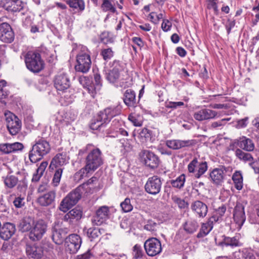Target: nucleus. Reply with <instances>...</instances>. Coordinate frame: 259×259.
I'll list each match as a JSON object with an SVG mask.
<instances>
[{
    "instance_id": "obj_1",
    "label": "nucleus",
    "mask_w": 259,
    "mask_h": 259,
    "mask_svg": "<svg viewBox=\"0 0 259 259\" xmlns=\"http://www.w3.org/2000/svg\"><path fill=\"white\" fill-rule=\"evenodd\" d=\"M86 152L85 158V166L79 171L81 176L85 174L93 173L103 164V157L101 151L98 148H95L92 144H88L85 148L80 150L79 154Z\"/></svg>"
},
{
    "instance_id": "obj_2",
    "label": "nucleus",
    "mask_w": 259,
    "mask_h": 259,
    "mask_svg": "<svg viewBox=\"0 0 259 259\" xmlns=\"http://www.w3.org/2000/svg\"><path fill=\"white\" fill-rule=\"evenodd\" d=\"M27 68L30 71L37 73L44 68V62L40 55L33 51H30L22 54Z\"/></svg>"
},
{
    "instance_id": "obj_3",
    "label": "nucleus",
    "mask_w": 259,
    "mask_h": 259,
    "mask_svg": "<svg viewBox=\"0 0 259 259\" xmlns=\"http://www.w3.org/2000/svg\"><path fill=\"white\" fill-rule=\"evenodd\" d=\"M49 143L43 139L36 141L29 151V159L32 163H35L40 160L42 157L50 151Z\"/></svg>"
},
{
    "instance_id": "obj_4",
    "label": "nucleus",
    "mask_w": 259,
    "mask_h": 259,
    "mask_svg": "<svg viewBox=\"0 0 259 259\" xmlns=\"http://www.w3.org/2000/svg\"><path fill=\"white\" fill-rule=\"evenodd\" d=\"M83 187L79 186L70 192L61 201L59 206V209L64 212H67L78 202L81 197Z\"/></svg>"
},
{
    "instance_id": "obj_5",
    "label": "nucleus",
    "mask_w": 259,
    "mask_h": 259,
    "mask_svg": "<svg viewBox=\"0 0 259 259\" xmlns=\"http://www.w3.org/2000/svg\"><path fill=\"white\" fill-rule=\"evenodd\" d=\"M77 63L75 69L77 72L87 73L91 67V60L88 50L83 48V51L76 56Z\"/></svg>"
},
{
    "instance_id": "obj_6",
    "label": "nucleus",
    "mask_w": 259,
    "mask_h": 259,
    "mask_svg": "<svg viewBox=\"0 0 259 259\" xmlns=\"http://www.w3.org/2000/svg\"><path fill=\"white\" fill-rule=\"evenodd\" d=\"M140 161L146 166L151 169L157 168L160 163L158 156L153 152L149 150H143L139 154Z\"/></svg>"
},
{
    "instance_id": "obj_7",
    "label": "nucleus",
    "mask_w": 259,
    "mask_h": 259,
    "mask_svg": "<svg viewBox=\"0 0 259 259\" xmlns=\"http://www.w3.org/2000/svg\"><path fill=\"white\" fill-rule=\"evenodd\" d=\"M124 72V65L119 61L115 60L112 63V69L106 74V78L110 83L117 82L122 79V73Z\"/></svg>"
},
{
    "instance_id": "obj_8",
    "label": "nucleus",
    "mask_w": 259,
    "mask_h": 259,
    "mask_svg": "<svg viewBox=\"0 0 259 259\" xmlns=\"http://www.w3.org/2000/svg\"><path fill=\"white\" fill-rule=\"evenodd\" d=\"M7 128L12 135H17L21 128V121L14 114L10 111L5 113Z\"/></svg>"
},
{
    "instance_id": "obj_9",
    "label": "nucleus",
    "mask_w": 259,
    "mask_h": 259,
    "mask_svg": "<svg viewBox=\"0 0 259 259\" xmlns=\"http://www.w3.org/2000/svg\"><path fill=\"white\" fill-rule=\"evenodd\" d=\"M207 168L206 161L198 160L197 158H194L188 165L189 172L194 174L196 178H200L206 171Z\"/></svg>"
},
{
    "instance_id": "obj_10",
    "label": "nucleus",
    "mask_w": 259,
    "mask_h": 259,
    "mask_svg": "<svg viewBox=\"0 0 259 259\" xmlns=\"http://www.w3.org/2000/svg\"><path fill=\"white\" fill-rule=\"evenodd\" d=\"M47 228V224L44 221L40 220L35 222L30 232V239L33 241L40 240L46 233Z\"/></svg>"
},
{
    "instance_id": "obj_11",
    "label": "nucleus",
    "mask_w": 259,
    "mask_h": 259,
    "mask_svg": "<svg viewBox=\"0 0 259 259\" xmlns=\"http://www.w3.org/2000/svg\"><path fill=\"white\" fill-rule=\"evenodd\" d=\"M144 248L147 255L150 256H155L162 251L161 242L155 238L147 240L144 243Z\"/></svg>"
},
{
    "instance_id": "obj_12",
    "label": "nucleus",
    "mask_w": 259,
    "mask_h": 259,
    "mask_svg": "<svg viewBox=\"0 0 259 259\" xmlns=\"http://www.w3.org/2000/svg\"><path fill=\"white\" fill-rule=\"evenodd\" d=\"M121 110L122 106L120 104L107 107L99 112L100 119H102L104 122L108 123L113 117L119 115Z\"/></svg>"
},
{
    "instance_id": "obj_13",
    "label": "nucleus",
    "mask_w": 259,
    "mask_h": 259,
    "mask_svg": "<svg viewBox=\"0 0 259 259\" xmlns=\"http://www.w3.org/2000/svg\"><path fill=\"white\" fill-rule=\"evenodd\" d=\"M81 239L80 237L76 234L70 235L66 239V250L70 254L76 253L80 247L81 244Z\"/></svg>"
},
{
    "instance_id": "obj_14",
    "label": "nucleus",
    "mask_w": 259,
    "mask_h": 259,
    "mask_svg": "<svg viewBox=\"0 0 259 259\" xmlns=\"http://www.w3.org/2000/svg\"><path fill=\"white\" fill-rule=\"evenodd\" d=\"M161 185V181L158 176H152L148 178L145 184V191L149 194L156 195L160 192Z\"/></svg>"
},
{
    "instance_id": "obj_15",
    "label": "nucleus",
    "mask_w": 259,
    "mask_h": 259,
    "mask_svg": "<svg viewBox=\"0 0 259 259\" xmlns=\"http://www.w3.org/2000/svg\"><path fill=\"white\" fill-rule=\"evenodd\" d=\"M109 209L107 206L100 207L96 211V214L92 219L94 225L99 226L104 222L109 217Z\"/></svg>"
},
{
    "instance_id": "obj_16",
    "label": "nucleus",
    "mask_w": 259,
    "mask_h": 259,
    "mask_svg": "<svg viewBox=\"0 0 259 259\" xmlns=\"http://www.w3.org/2000/svg\"><path fill=\"white\" fill-rule=\"evenodd\" d=\"M56 89L59 91L64 92L70 86V81L66 73H60L57 75L54 80Z\"/></svg>"
},
{
    "instance_id": "obj_17",
    "label": "nucleus",
    "mask_w": 259,
    "mask_h": 259,
    "mask_svg": "<svg viewBox=\"0 0 259 259\" xmlns=\"http://www.w3.org/2000/svg\"><path fill=\"white\" fill-rule=\"evenodd\" d=\"M15 38L14 32L9 24L0 25V40L6 43H11Z\"/></svg>"
},
{
    "instance_id": "obj_18",
    "label": "nucleus",
    "mask_w": 259,
    "mask_h": 259,
    "mask_svg": "<svg viewBox=\"0 0 259 259\" xmlns=\"http://www.w3.org/2000/svg\"><path fill=\"white\" fill-rule=\"evenodd\" d=\"M233 218L234 222L238 225L237 228L240 229L246 220L244 207L242 204H236L234 210Z\"/></svg>"
},
{
    "instance_id": "obj_19",
    "label": "nucleus",
    "mask_w": 259,
    "mask_h": 259,
    "mask_svg": "<svg viewBox=\"0 0 259 259\" xmlns=\"http://www.w3.org/2000/svg\"><path fill=\"white\" fill-rule=\"evenodd\" d=\"M226 172V168L224 166L214 168L209 174L211 182L215 185H221L223 182Z\"/></svg>"
},
{
    "instance_id": "obj_20",
    "label": "nucleus",
    "mask_w": 259,
    "mask_h": 259,
    "mask_svg": "<svg viewBox=\"0 0 259 259\" xmlns=\"http://www.w3.org/2000/svg\"><path fill=\"white\" fill-rule=\"evenodd\" d=\"M191 209L193 212L198 218H204L208 212L207 205L200 200L193 202L191 205Z\"/></svg>"
},
{
    "instance_id": "obj_21",
    "label": "nucleus",
    "mask_w": 259,
    "mask_h": 259,
    "mask_svg": "<svg viewBox=\"0 0 259 259\" xmlns=\"http://www.w3.org/2000/svg\"><path fill=\"white\" fill-rule=\"evenodd\" d=\"M217 116V111L207 108L202 109L194 114V118L198 121L213 119Z\"/></svg>"
},
{
    "instance_id": "obj_22",
    "label": "nucleus",
    "mask_w": 259,
    "mask_h": 259,
    "mask_svg": "<svg viewBox=\"0 0 259 259\" xmlns=\"http://www.w3.org/2000/svg\"><path fill=\"white\" fill-rule=\"evenodd\" d=\"M165 144L169 148L177 150L192 146L194 144V141L192 140H169L166 141Z\"/></svg>"
},
{
    "instance_id": "obj_23",
    "label": "nucleus",
    "mask_w": 259,
    "mask_h": 259,
    "mask_svg": "<svg viewBox=\"0 0 259 259\" xmlns=\"http://www.w3.org/2000/svg\"><path fill=\"white\" fill-rule=\"evenodd\" d=\"M26 252L30 259H41L44 256L42 248L36 245H27Z\"/></svg>"
},
{
    "instance_id": "obj_24",
    "label": "nucleus",
    "mask_w": 259,
    "mask_h": 259,
    "mask_svg": "<svg viewBox=\"0 0 259 259\" xmlns=\"http://www.w3.org/2000/svg\"><path fill=\"white\" fill-rule=\"evenodd\" d=\"M68 162V157L66 152H61L57 154L52 159L50 167L52 169L58 167H62Z\"/></svg>"
},
{
    "instance_id": "obj_25",
    "label": "nucleus",
    "mask_w": 259,
    "mask_h": 259,
    "mask_svg": "<svg viewBox=\"0 0 259 259\" xmlns=\"http://www.w3.org/2000/svg\"><path fill=\"white\" fill-rule=\"evenodd\" d=\"M15 226L10 223H7L0 228V237L4 240H8L14 234Z\"/></svg>"
},
{
    "instance_id": "obj_26",
    "label": "nucleus",
    "mask_w": 259,
    "mask_h": 259,
    "mask_svg": "<svg viewBox=\"0 0 259 259\" xmlns=\"http://www.w3.org/2000/svg\"><path fill=\"white\" fill-rule=\"evenodd\" d=\"M56 193L54 191H50L48 193L39 196L37 198V203L42 206L51 205L54 203Z\"/></svg>"
},
{
    "instance_id": "obj_27",
    "label": "nucleus",
    "mask_w": 259,
    "mask_h": 259,
    "mask_svg": "<svg viewBox=\"0 0 259 259\" xmlns=\"http://www.w3.org/2000/svg\"><path fill=\"white\" fill-rule=\"evenodd\" d=\"M25 6L21 0H6L4 7L9 11L17 12L22 10Z\"/></svg>"
},
{
    "instance_id": "obj_28",
    "label": "nucleus",
    "mask_w": 259,
    "mask_h": 259,
    "mask_svg": "<svg viewBox=\"0 0 259 259\" xmlns=\"http://www.w3.org/2000/svg\"><path fill=\"white\" fill-rule=\"evenodd\" d=\"M82 211L79 209L75 208L65 214L63 220L65 222L72 224L80 220L82 217Z\"/></svg>"
},
{
    "instance_id": "obj_29",
    "label": "nucleus",
    "mask_w": 259,
    "mask_h": 259,
    "mask_svg": "<svg viewBox=\"0 0 259 259\" xmlns=\"http://www.w3.org/2000/svg\"><path fill=\"white\" fill-rule=\"evenodd\" d=\"M78 81L84 88L87 89L88 93L94 98L96 95V88H94V85L92 84V80L91 78L88 76L82 75L78 78Z\"/></svg>"
},
{
    "instance_id": "obj_30",
    "label": "nucleus",
    "mask_w": 259,
    "mask_h": 259,
    "mask_svg": "<svg viewBox=\"0 0 259 259\" xmlns=\"http://www.w3.org/2000/svg\"><path fill=\"white\" fill-rule=\"evenodd\" d=\"M66 234L65 230L57 228L55 226L52 230V239L56 244H61L65 239Z\"/></svg>"
},
{
    "instance_id": "obj_31",
    "label": "nucleus",
    "mask_w": 259,
    "mask_h": 259,
    "mask_svg": "<svg viewBox=\"0 0 259 259\" xmlns=\"http://www.w3.org/2000/svg\"><path fill=\"white\" fill-rule=\"evenodd\" d=\"M124 103L128 107H135L137 104L136 93L132 89H127L123 94Z\"/></svg>"
},
{
    "instance_id": "obj_32",
    "label": "nucleus",
    "mask_w": 259,
    "mask_h": 259,
    "mask_svg": "<svg viewBox=\"0 0 259 259\" xmlns=\"http://www.w3.org/2000/svg\"><path fill=\"white\" fill-rule=\"evenodd\" d=\"M185 231L188 234H193L199 228V224L195 219L189 218L183 225Z\"/></svg>"
},
{
    "instance_id": "obj_33",
    "label": "nucleus",
    "mask_w": 259,
    "mask_h": 259,
    "mask_svg": "<svg viewBox=\"0 0 259 259\" xmlns=\"http://www.w3.org/2000/svg\"><path fill=\"white\" fill-rule=\"evenodd\" d=\"M35 221L29 217L24 218L20 222L18 228L20 231L22 232H26L31 231Z\"/></svg>"
},
{
    "instance_id": "obj_34",
    "label": "nucleus",
    "mask_w": 259,
    "mask_h": 259,
    "mask_svg": "<svg viewBox=\"0 0 259 259\" xmlns=\"http://www.w3.org/2000/svg\"><path fill=\"white\" fill-rule=\"evenodd\" d=\"M238 146L246 151H252L254 149V144L253 141L245 137L240 138L237 143Z\"/></svg>"
},
{
    "instance_id": "obj_35",
    "label": "nucleus",
    "mask_w": 259,
    "mask_h": 259,
    "mask_svg": "<svg viewBox=\"0 0 259 259\" xmlns=\"http://www.w3.org/2000/svg\"><path fill=\"white\" fill-rule=\"evenodd\" d=\"M221 246H230L232 247L239 246L241 245L239 238L237 236L233 237L225 236L223 240L220 243Z\"/></svg>"
},
{
    "instance_id": "obj_36",
    "label": "nucleus",
    "mask_w": 259,
    "mask_h": 259,
    "mask_svg": "<svg viewBox=\"0 0 259 259\" xmlns=\"http://www.w3.org/2000/svg\"><path fill=\"white\" fill-rule=\"evenodd\" d=\"M106 122H104L102 119H100L99 113L97 117L92 120L91 123L90 127L93 130H99L103 131V128L105 127L106 125Z\"/></svg>"
},
{
    "instance_id": "obj_37",
    "label": "nucleus",
    "mask_w": 259,
    "mask_h": 259,
    "mask_svg": "<svg viewBox=\"0 0 259 259\" xmlns=\"http://www.w3.org/2000/svg\"><path fill=\"white\" fill-rule=\"evenodd\" d=\"M235 155L240 160L245 162H251L253 160V158L251 154L243 151L240 149H237L235 151Z\"/></svg>"
},
{
    "instance_id": "obj_38",
    "label": "nucleus",
    "mask_w": 259,
    "mask_h": 259,
    "mask_svg": "<svg viewBox=\"0 0 259 259\" xmlns=\"http://www.w3.org/2000/svg\"><path fill=\"white\" fill-rule=\"evenodd\" d=\"M67 4L74 9L82 12L85 9V4L83 0H67Z\"/></svg>"
},
{
    "instance_id": "obj_39",
    "label": "nucleus",
    "mask_w": 259,
    "mask_h": 259,
    "mask_svg": "<svg viewBox=\"0 0 259 259\" xmlns=\"http://www.w3.org/2000/svg\"><path fill=\"white\" fill-rule=\"evenodd\" d=\"M185 181V175L182 174L175 180H170V183L173 187L180 189L184 187Z\"/></svg>"
},
{
    "instance_id": "obj_40",
    "label": "nucleus",
    "mask_w": 259,
    "mask_h": 259,
    "mask_svg": "<svg viewBox=\"0 0 259 259\" xmlns=\"http://www.w3.org/2000/svg\"><path fill=\"white\" fill-rule=\"evenodd\" d=\"M213 226H211L207 222L202 223L199 233L197 234L198 238H202L206 236L211 231Z\"/></svg>"
},
{
    "instance_id": "obj_41",
    "label": "nucleus",
    "mask_w": 259,
    "mask_h": 259,
    "mask_svg": "<svg viewBox=\"0 0 259 259\" xmlns=\"http://www.w3.org/2000/svg\"><path fill=\"white\" fill-rule=\"evenodd\" d=\"M242 252L245 259H259V253L250 248H245Z\"/></svg>"
},
{
    "instance_id": "obj_42",
    "label": "nucleus",
    "mask_w": 259,
    "mask_h": 259,
    "mask_svg": "<svg viewBox=\"0 0 259 259\" xmlns=\"http://www.w3.org/2000/svg\"><path fill=\"white\" fill-rule=\"evenodd\" d=\"M232 180L235 184V187L237 190H241L242 188V176L240 172H236L232 176Z\"/></svg>"
},
{
    "instance_id": "obj_43",
    "label": "nucleus",
    "mask_w": 259,
    "mask_h": 259,
    "mask_svg": "<svg viewBox=\"0 0 259 259\" xmlns=\"http://www.w3.org/2000/svg\"><path fill=\"white\" fill-rule=\"evenodd\" d=\"M151 131L146 128L142 129L139 133L138 138L142 143L147 142L151 138Z\"/></svg>"
},
{
    "instance_id": "obj_44",
    "label": "nucleus",
    "mask_w": 259,
    "mask_h": 259,
    "mask_svg": "<svg viewBox=\"0 0 259 259\" xmlns=\"http://www.w3.org/2000/svg\"><path fill=\"white\" fill-rule=\"evenodd\" d=\"M158 227V224L152 220H148L145 225L144 228L148 231L154 232L157 231Z\"/></svg>"
},
{
    "instance_id": "obj_45",
    "label": "nucleus",
    "mask_w": 259,
    "mask_h": 259,
    "mask_svg": "<svg viewBox=\"0 0 259 259\" xmlns=\"http://www.w3.org/2000/svg\"><path fill=\"white\" fill-rule=\"evenodd\" d=\"M101 8L104 12L110 11L111 13L116 12V8L111 4L110 1H103L101 5Z\"/></svg>"
},
{
    "instance_id": "obj_46",
    "label": "nucleus",
    "mask_w": 259,
    "mask_h": 259,
    "mask_svg": "<svg viewBox=\"0 0 259 259\" xmlns=\"http://www.w3.org/2000/svg\"><path fill=\"white\" fill-rule=\"evenodd\" d=\"M101 234L100 230L98 228H90L87 231L88 236L91 240L98 237Z\"/></svg>"
},
{
    "instance_id": "obj_47",
    "label": "nucleus",
    "mask_w": 259,
    "mask_h": 259,
    "mask_svg": "<svg viewBox=\"0 0 259 259\" xmlns=\"http://www.w3.org/2000/svg\"><path fill=\"white\" fill-rule=\"evenodd\" d=\"M18 181L17 178L14 176H7L5 180V185L9 188H13L16 185Z\"/></svg>"
},
{
    "instance_id": "obj_48",
    "label": "nucleus",
    "mask_w": 259,
    "mask_h": 259,
    "mask_svg": "<svg viewBox=\"0 0 259 259\" xmlns=\"http://www.w3.org/2000/svg\"><path fill=\"white\" fill-rule=\"evenodd\" d=\"M144 254V252L142 247L139 244H136L133 249V255L134 258H142Z\"/></svg>"
},
{
    "instance_id": "obj_49",
    "label": "nucleus",
    "mask_w": 259,
    "mask_h": 259,
    "mask_svg": "<svg viewBox=\"0 0 259 259\" xmlns=\"http://www.w3.org/2000/svg\"><path fill=\"white\" fill-rule=\"evenodd\" d=\"M120 206L122 210L124 212H128L131 211L133 208V205L131 204V200L126 198L125 200L120 203Z\"/></svg>"
},
{
    "instance_id": "obj_50",
    "label": "nucleus",
    "mask_w": 259,
    "mask_h": 259,
    "mask_svg": "<svg viewBox=\"0 0 259 259\" xmlns=\"http://www.w3.org/2000/svg\"><path fill=\"white\" fill-rule=\"evenodd\" d=\"M63 169L64 168L60 167L55 171L52 181L54 186H57L59 184Z\"/></svg>"
},
{
    "instance_id": "obj_51",
    "label": "nucleus",
    "mask_w": 259,
    "mask_h": 259,
    "mask_svg": "<svg viewBox=\"0 0 259 259\" xmlns=\"http://www.w3.org/2000/svg\"><path fill=\"white\" fill-rule=\"evenodd\" d=\"M101 55L104 60H110L114 55V52L111 48L104 49L101 52Z\"/></svg>"
},
{
    "instance_id": "obj_52",
    "label": "nucleus",
    "mask_w": 259,
    "mask_h": 259,
    "mask_svg": "<svg viewBox=\"0 0 259 259\" xmlns=\"http://www.w3.org/2000/svg\"><path fill=\"white\" fill-rule=\"evenodd\" d=\"M171 199L175 203L178 204L179 207L180 208H185L188 205V203L184 199H181L177 196H172Z\"/></svg>"
},
{
    "instance_id": "obj_53",
    "label": "nucleus",
    "mask_w": 259,
    "mask_h": 259,
    "mask_svg": "<svg viewBox=\"0 0 259 259\" xmlns=\"http://www.w3.org/2000/svg\"><path fill=\"white\" fill-rule=\"evenodd\" d=\"M101 41L102 43L107 45L114 42V38L108 32H104L101 36Z\"/></svg>"
},
{
    "instance_id": "obj_54",
    "label": "nucleus",
    "mask_w": 259,
    "mask_h": 259,
    "mask_svg": "<svg viewBox=\"0 0 259 259\" xmlns=\"http://www.w3.org/2000/svg\"><path fill=\"white\" fill-rule=\"evenodd\" d=\"M184 103L183 102H165V107L167 108H170L172 109H176L179 107L184 106Z\"/></svg>"
},
{
    "instance_id": "obj_55",
    "label": "nucleus",
    "mask_w": 259,
    "mask_h": 259,
    "mask_svg": "<svg viewBox=\"0 0 259 259\" xmlns=\"http://www.w3.org/2000/svg\"><path fill=\"white\" fill-rule=\"evenodd\" d=\"M150 21L154 24H158L160 19H162L163 14L160 13L157 14L155 12H151L149 15Z\"/></svg>"
},
{
    "instance_id": "obj_56",
    "label": "nucleus",
    "mask_w": 259,
    "mask_h": 259,
    "mask_svg": "<svg viewBox=\"0 0 259 259\" xmlns=\"http://www.w3.org/2000/svg\"><path fill=\"white\" fill-rule=\"evenodd\" d=\"M230 120V118H227L222 119L219 121L213 122L211 123L210 127L211 128H217L219 127L224 126L226 123V122Z\"/></svg>"
},
{
    "instance_id": "obj_57",
    "label": "nucleus",
    "mask_w": 259,
    "mask_h": 259,
    "mask_svg": "<svg viewBox=\"0 0 259 259\" xmlns=\"http://www.w3.org/2000/svg\"><path fill=\"white\" fill-rule=\"evenodd\" d=\"M118 123V121L114 120L112 121V126H113L112 130L115 131L116 132L119 133L120 135L123 136H128V133L125 130L122 128H119L118 127H114L116 124Z\"/></svg>"
},
{
    "instance_id": "obj_58",
    "label": "nucleus",
    "mask_w": 259,
    "mask_h": 259,
    "mask_svg": "<svg viewBox=\"0 0 259 259\" xmlns=\"http://www.w3.org/2000/svg\"><path fill=\"white\" fill-rule=\"evenodd\" d=\"M7 82L4 80L0 81V98H4L6 97L8 94L7 91L6 90V85Z\"/></svg>"
},
{
    "instance_id": "obj_59",
    "label": "nucleus",
    "mask_w": 259,
    "mask_h": 259,
    "mask_svg": "<svg viewBox=\"0 0 259 259\" xmlns=\"http://www.w3.org/2000/svg\"><path fill=\"white\" fill-rule=\"evenodd\" d=\"M94 78L96 85V87H94V88H96V91L97 90H99L101 87L102 85V80L100 74L98 73H95L94 74Z\"/></svg>"
},
{
    "instance_id": "obj_60",
    "label": "nucleus",
    "mask_w": 259,
    "mask_h": 259,
    "mask_svg": "<svg viewBox=\"0 0 259 259\" xmlns=\"http://www.w3.org/2000/svg\"><path fill=\"white\" fill-rule=\"evenodd\" d=\"M11 143H4L0 144V151L5 154L12 153Z\"/></svg>"
},
{
    "instance_id": "obj_61",
    "label": "nucleus",
    "mask_w": 259,
    "mask_h": 259,
    "mask_svg": "<svg viewBox=\"0 0 259 259\" xmlns=\"http://www.w3.org/2000/svg\"><path fill=\"white\" fill-rule=\"evenodd\" d=\"M236 24L235 20H231L229 19L226 24H225V28L227 30L228 34H229L231 32V29L235 26Z\"/></svg>"
},
{
    "instance_id": "obj_62",
    "label": "nucleus",
    "mask_w": 259,
    "mask_h": 259,
    "mask_svg": "<svg viewBox=\"0 0 259 259\" xmlns=\"http://www.w3.org/2000/svg\"><path fill=\"white\" fill-rule=\"evenodd\" d=\"M11 144V150L12 152H15L18 151L22 150L23 148V145L20 142H15Z\"/></svg>"
},
{
    "instance_id": "obj_63",
    "label": "nucleus",
    "mask_w": 259,
    "mask_h": 259,
    "mask_svg": "<svg viewBox=\"0 0 259 259\" xmlns=\"http://www.w3.org/2000/svg\"><path fill=\"white\" fill-rule=\"evenodd\" d=\"M14 206L17 208L22 207L25 203L24 198L20 197H16L13 201Z\"/></svg>"
},
{
    "instance_id": "obj_64",
    "label": "nucleus",
    "mask_w": 259,
    "mask_h": 259,
    "mask_svg": "<svg viewBox=\"0 0 259 259\" xmlns=\"http://www.w3.org/2000/svg\"><path fill=\"white\" fill-rule=\"evenodd\" d=\"M171 27V23L168 20H163L161 24V28L165 31L167 32L170 30Z\"/></svg>"
}]
</instances>
